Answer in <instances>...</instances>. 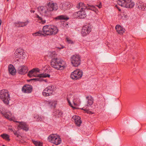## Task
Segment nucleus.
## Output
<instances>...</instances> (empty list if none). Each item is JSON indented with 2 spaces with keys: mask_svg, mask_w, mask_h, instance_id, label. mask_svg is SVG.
I'll use <instances>...</instances> for the list:
<instances>
[{
  "mask_svg": "<svg viewBox=\"0 0 146 146\" xmlns=\"http://www.w3.org/2000/svg\"><path fill=\"white\" fill-rule=\"evenodd\" d=\"M58 9L57 4L52 2L47 3L46 6H40L37 7L38 11L40 13H44V16L46 17H50L52 15L51 11H56Z\"/></svg>",
  "mask_w": 146,
  "mask_h": 146,
  "instance_id": "f257e3e1",
  "label": "nucleus"
},
{
  "mask_svg": "<svg viewBox=\"0 0 146 146\" xmlns=\"http://www.w3.org/2000/svg\"><path fill=\"white\" fill-rule=\"evenodd\" d=\"M58 30L57 27L52 25H47L44 26L42 29V32L39 31L33 34V36H40L39 35H43V33L47 35H54L58 33Z\"/></svg>",
  "mask_w": 146,
  "mask_h": 146,
  "instance_id": "f03ea898",
  "label": "nucleus"
},
{
  "mask_svg": "<svg viewBox=\"0 0 146 146\" xmlns=\"http://www.w3.org/2000/svg\"><path fill=\"white\" fill-rule=\"evenodd\" d=\"M40 71L39 69L38 68H34L31 70L29 71L28 74V76L30 77H32L33 76L37 77V78L32 79L30 80H35V81H38L40 82L44 81L46 82L45 80H44L42 78H46L47 77H49L50 75L46 74H41L38 75L36 74Z\"/></svg>",
  "mask_w": 146,
  "mask_h": 146,
  "instance_id": "7ed1b4c3",
  "label": "nucleus"
},
{
  "mask_svg": "<svg viewBox=\"0 0 146 146\" xmlns=\"http://www.w3.org/2000/svg\"><path fill=\"white\" fill-rule=\"evenodd\" d=\"M50 64L51 66L54 68L61 70L65 68L66 62L61 58H56L52 59Z\"/></svg>",
  "mask_w": 146,
  "mask_h": 146,
  "instance_id": "20e7f679",
  "label": "nucleus"
},
{
  "mask_svg": "<svg viewBox=\"0 0 146 146\" xmlns=\"http://www.w3.org/2000/svg\"><path fill=\"white\" fill-rule=\"evenodd\" d=\"M0 98L6 105L9 104L11 101L10 95L8 91L7 90H2L0 91Z\"/></svg>",
  "mask_w": 146,
  "mask_h": 146,
  "instance_id": "39448f33",
  "label": "nucleus"
},
{
  "mask_svg": "<svg viewBox=\"0 0 146 146\" xmlns=\"http://www.w3.org/2000/svg\"><path fill=\"white\" fill-rule=\"evenodd\" d=\"M48 139L49 141L56 145L60 144L62 141L60 136L56 134L50 135L48 137Z\"/></svg>",
  "mask_w": 146,
  "mask_h": 146,
  "instance_id": "423d86ee",
  "label": "nucleus"
},
{
  "mask_svg": "<svg viewBox=\"0 0 146 146\" xmlns=\"http://www.w3.org/2000/svg\"><path fill=\"white\" fill-rule=\"evenodd\" d=\"M117 3L119 5L127 8H132L135 5L134 3L131 0H119Z\"/></svg>",
  "mask_w": 146,
  "mask_h": 146,
  "instance_id": "0eeeda50",
  "label": "nucleus"
},
{
  "mask_svg": "<svg viewBox=\"0 0 146 146\" xmlns=\"http://www.w3.org/2000/svg\"><path fill=\"white\" fill-rule=\"evenodd\" d=\"M71 61L72 64L74 67L80 65L81 61L80 57L77 55H73L71 57Z\"/></svg>",
  "mask_w": 146,
  "mask_h": 146,
  "instance_id": "6e6552de",
  "label": "nucleus"
},
{
  "mask_svg": "<svg viewBox=\"0 0 146 146\" xmlns=\"http://www.w3.org/2000/svg\"><path fill=\"white\" fill-rule=\"evenodd\" d=\"M54 89V86H48L43 91V95L44 96H48L53 94Z\"/></svg>",
  "mask_w": 146,
  "mask_h": 146,
  "instance_id": "1a4fd4ad",
  "label": "nucleus"
},
{
  "mask_svg": "<svg viewBox=\"0 0 146 146\" xmlns=\"http://www.w3.org/2000/svg\"><path fill=\"white\" fill-rule=\"evenodd\" d=\"M82 71L77 70L72 72L70 75V78L73 80H76L80 78L82 76Z\"/></svg>",
  "mask_w": 146,
  "mask_h": 146,
  "instance_id": "9d476101",
  "label": "nucleus"
},
{
  "mask_svg": "<svg viewBox=\"0 0 146 146\" xmlns=\"http://www.w3.org/2000/svg\"><path fill=\"white\" fill-rule=\"evenodd\" d=\"M76 7L78 9L82 10H83L86 9L88 10H93L95 8L93 5H89L87 4L86 6H85L84 3L82 2L79 3L77 5Z\"/></svg>",
  "mask_w": 146,
  "mask_h": 146,
  "instance_id": "9b49d317",
  "label": "nucleus"
},
{
  "mask_svg": "<svg viewBox=\"0 0 146 146\" xmlns=\"http://www.w3.org/2000/svg\"><path fill=\"white\" fill-rule=\"evenodd\" d=\"M73 16L76 18L84 19L86 17V12L84 10H82L74 13Z\"/></svg>",
  "mask_w": 146,
  "mask_h": 146,
  "instance_id": "f8f14e48",
  "label": "nucleus"
},
{
  "mask_svg": "<svg viewBox=\"0 0 146 146\" xmlns=\"http://www.w3.org/2000/svg\"><path fill=\"white\" fill-rule=\"evenodd\" d=\"M91 31V27L89 25H86L82 27L81 33L82 36H84L88 34Z\"/></svg>",
  "mask_w": 146,
  "mask_h": 146,
  "instance_id": "ddd939ff",
  "label": "nucleus"
},
{
  "mask_svg": "<svg viewBox=\"0 0 146 146\" xmlns=\"http://www.w3.org/2000/svg\"><path fill=\"white\" fill-rule=\"evenodd\" d=\"M32 86L31 85H26L23 87L22 90L24 93H30L32 91Z\"/></svg>",
  "mask_w": 146,
  "mask_h": 146,
  "instance_id": "4468645a",
  "label": "nucleus"
},
{
  "mask_svg": "<svg viewBox=\"0 0 146 146\" xmlns=\"http://www.w3.org/2000/svg\"><path fill=\"white\" fill-rule=\"evenodd\" d=\"M28 71L27 68L25 66L19 67L18 70V73L21 74H24Z\"/></svg>",
  "mask_w": 146,
  "mask_h": 146,
  "instance_id": "2eb2a0df",
  "label": "nucleus"
},
{
  "mask_svg": "<svg viewBox=\"0 0 146 146\" xmlns=\"http://www.w3.org/2000/svg\"><path fill=\"white\" fill-rule=\"evenodd\" d=\"M29 23L28 20L27 21L25 22H22L20 21H18L14 23L15 27H23L26 26Z\"/></svg>",
  "mask_w": 146,
  "mask_h": 146,
  "instance_id": "dca6fc26",
  "label": "nucleus"
},
{
  "mask_svg": "<svg viewBox=\"0 0 146 146\" xmlns=\"http://www.w3.org/2000/svg\"><path fill=\"white\" fill-rule=\"evenodd\" d=\"M86 98L87 100V104L85 105V107L91 106L94 103V99L91 96H86Z\"/></svg>",
  "mask_w": 146,
  "mask_h": 146,
  "instance_id": "f3484780",
  "label": "nucleus"
},
{
  "mask_svg": "<svg viewBox=\"0 0 146 146\" xmlns=\"http://www.w3.org/2000/svg\"><path fill=\"white\" fill-rule=\"evenodd\" d=\"M72 119L74 120L75 124L78 126H80L82 123L80 117L78 116L74 115L72 117Z\"/></svg>",
  "mask_w": 146,
  "mask_h": 146,
  "instance_id": "a211bd4d",
  "label": "nucleus"
},
{
  "mask_svg": "<svg viewBox=\"0 0 146 146\" xmlns=\"http://www.w3.org/2000/svg\"><path fill=\"white\" fill-rule=\"evenodd\" d=\"M136 5L137 7H138L139 9H141L143 11L146 10V4L143 2H137L136 3Z\"/></svg>",
  "mask_w": 146,
  "mask_h": 146,
  "instance_id": "6ab92c4d",
  "label": "nucleus"
},
{
  "mask_svg": "<svg viewBox=\"0 0 146 146\" xmlns=\"http://www.w3.org/2000/svg\"><path fill=\"white\" fill-rule=\"evenodd\" d=\"M115 28L117 32L119 34H122L125 32V29L120 25H117Z\"/></svg>",
  "mask_w": 146,
  "mask_h": 146,
  "instance_id": "aec40b11",
  "label": "nucleus"
},
{
  "mask_svg": "<svg viewBox=\"0 0 146 146\" xmlns=\"http://www.w3.org/2000/svg\"><path fill=\"white\" fill-rule=\"evenodd\" d=\"M35 119H36V120L37 121H43L44 122H45V121H46V119H47L46 117H44L43 116L39 115H36L35 117Z\"/></svg>",
  "mask_w": 146,
  "mask_h": 146,
  "instance_id": "412c9836",
  "label": "nucleus"
},
{
  "mask_svg": "<svg viewBox=\"0 0 146 146\" xmlns=\"http://www.w3.org/2000/svg\"><path fill=\"white\" fill-rule=\"evenodd\" d=\"M15 55L17 56V57H19L20 55H24L23 50L21 48H18L17 49L15 53Z\"/></svg>",
  "mask_w": 146,
  "mask_h": 146,
  "instance_id": "4be33fe9",
  "label": "nucleus"
},
{
  "mask_svg": "<svg viewBox=\"0 0 146 146\" xmlns=\"http://www.w3.org/2000/svg\"><path fill=\"white\" fill-rule=\"evenodd\" d=\"M8 70L9 73L12 75H14L15 73L16 70L13 66L11 64L8 66Z\"/></svg>",
  "mask_w": 146,
  "mask_h": 146,
  "instance_id": "5701e85b",
  "label": "nucleus"
},
{
  "mask_svg": "<svg viewBox=\"0 0 146 146\" xmlns=\"http://www.w3.org/2000/svg\"><path fill=\"white\" fill-rule=\"evenodd\" d=\"M61 9L64 11L66 10L69 9V6L68 3L67 2L61 3L60 6Z\"/></svg>",
  "mask_w": 146,
  "mask_h": 146,
  "instance_id": "b1692460",
  "label": "nucleus"
},
{
  "mask_svg": "<svg viewBox=\"0 0 146 146\" xmlns=\"http://www.w3.org/2000/svg\"><path fill=\"white\" fill-rule=\"evenodd\" d=\"M55 19L59 20H64L67 21L69 19V18L66 15H60L55 18Z\"/></svg>",
  "mask_w": 146,
  "mask_h": 146,
  "instance_id": "393cba45",
  "label": "nucleus"
},
{
  "mask_svg": "<svg viewBox=\"0 0 146 146\" xmlns=\"http://www.w3.org/2000/svg\"><path fill=\"white\" fill-rule=\"evenodd\" d=\"M19 127L26 131H27L29 129L28 126L25 123L23 122L20 123L19 125Z\"/></svg>",
  "mask_w": 146,
  "mask_h": 146,
  "instance_id": "a878e982",
  "label": "nucleus"
},
{
  "mask_svg": "<svg viewBox=\"0 0 146 146\" xmlns=\"http://www.w3.org/2000/svg\"><path fill=\"white\" fill-rule=\"evenodd\" d=\"M13 133L14 135L19 139H22V137L21 135V134L18 131H13Z\"/></svg>",
  "mask_w": 146,
  "mask_h": 146,
  "instance_id": "bb28decb",
  "label": "nucleus"
},
{
  "mask_svg": "<svg viewBox=\"0 0 146 146\" xmlns=\"http://www.w3.org/2000/svg\"><path fill=\"white\" fill-rule=\"evenodd\" d=\"M32 143L35 145V146H42V143L39 141L32 140Z\"/></svg>",
  "mask_w": 146,
  "mask_h": 146,
  "instance_id": "cd10ccee",
  "label": "nucleus"
},
{
  "mask_svg": "<svg viewBox=\"0 0 146 146\" xmlns=\"http://www.w3.org/2000/svg\"><path fill=\"white\" fill-rule=\"evenodd\" d=\"M1 136L3 139L8 141H9L10 140L9 139V136L6 134L4 133L2 134L1 135Z\"/></svg>",
  "mask_w": 146,
  "mask_h": 146,
  "instance_id": "c85d7f7f",
  "label": "nucleus"
},
{
  "mask_svg": "<svg viewBox=\"0 0 146 146\" xmlns=\"http://www.w3.org/2000/svg\"><path fill=\"white\" fill-rule=\"evenodd\" d=\"M36 17L41 21L40 22L42 24H44L46 22V20L43 19L42 17H40L38 15H36Z\"/></svg>",
  "mask_w": 146,
  "mask_h": 146,
  "instance_id": "c756f323",
  "label": "nucleus"
},
{
  "mask_svg": "<svg viewBox=\"0 0 146 146\" xmlns=\"http://www.w3.org/2000/svg\"><path fill=\"white\" fill-rule=\"evenodd\" d=\"M11 112H9L8 113L6 112L5 114L4 115V116L6 118L8 119H11Z\"/></svg>",
  "mask_w": 146,
  "mask_h": 146,
  "instance_id": "7c9ffc66",
  "label": "nucleus"
},
{
  "mask_svg": "<svg viewBox=\"0 0 146 146\" xmlns=\"http://www.w3.org/2000/svg\"><path fill=\"white\" fill-rule=\"evenodd\" d=\"M66 40L68 44H73L74 43V42L71 40V39L68 37L66 38Z\"/></svg>",
  "mask_w": 146,
  "mask_h": 146,
  "instance_id": "2f4dec72",
  "label": "nucleus"
},
{
  "mask_svg": "<svg viewBox=\"0 0 146 146\" xmlns=\"http://www.w3.org/2000/svg\"><path fill=\"white\" fill-rule=\"evenodd\" d=\"M105 106L104 104H103V103H101L99 105L97 106V108L98 109V110H100L101 109H103L104 108V107Z\"/></svg>",
  "mask_w": 146,
  "mask_h": 146,
  "instance_id": "473e14b6",
  "label": "nucleus"
},
{
  "mask_svg": "<svg viewBox=\"0 0 146 146\" xmlns=\"http://www.w3.org/2000/svg\"><path fill=\"white\" fill-rule=\"evenodd\" d=\"M57 112L58 113V117H61L62 114V112L60 111L59 110L57 111Z\"/></svg>",
  "mask_w": 146,
  "mask_h": 146,
  "instance_id": "72a5a7b5",
  "label": "nucleus"
},
{
  "mask_svg": "<svg viewBox=\"0 0 146 146\" xmlns=\"http://www.w3.org/2000/svg\"><path fill=\"white\" fill-rule=\"evenodd\" d=\"M4 110H2V112H1V113L3 115L5 114V113L7 112L6 111V110H5V109L4 108Z\"/></svg>",
  "mask_w": 146,
  "mask_h": 146,
  "instance_id": "f704fd0d",
  "label": "nucleus"
},
{
  "mask_svg": "<svg viewBox=\"0 0 146 146\" xmlns=\"http://www.w3.org/2000/svg\"><path fill=\"white\" fill-rule=\"evenodd\" d=\"M64 47L62 45H60V46H57L56 48L58 49H61L62 48H63Z\"/></svg>",
  "mask_w": 146,
  "mask_h": 146,
  "instance_id": "c9c22d12",
  "label": "nucleus"
},
{
  "mask_svg": "<svg viewBox=\"0 0 146 146\" xmlns=\"http://www.w3.org/2000/svg\"><path fill=\"white\" fill-rule=\"evenodd\" d=\"M68 102L69 103V105L71 106L73 108H74L72 106V104H71V102H70V101L68 100Z\"/></svg>",
  "mask_w": 146,
  "mask_h": 146,
  "instance_id": "e433bc0d",
  "label": "nucleus"
},
{
  "mask_svg": "<svg viewBox=\"0 0 146 146\" xmlns=\"http://www.w3.org/2000/svg\"><path fill=\"white\" fill-rule=\"evenodd\" d=\"M4 108H3L2 106L0 107V112H2V110H4Z\"/></svg>",
  "mask_w": 146,
  "mask_h": 146,
  "instance_id": "4c0bfd02",
  "label": "nucleus"
},
{
  "mask_svg": "<svg viewBox=\"0 0 146 146\" xmlns=\"http://www.w3.org/2000/svg\"><path fill=\"white\" fill-rule=\"evenodd\" d=\"M84 108H83L82 109V110H84L85 111H87L88 110V108H87V107H86L84 109Z\"/></svg>",
  "mask_w": 146,
  "mask_h": 146,
  "instance_id": "58836bf2",
  "label": "nucleus"
},
{
  "mask_svg": "<svg viewBox=\"0 0 146 146\" xmlns=\"http://www.w3.org/2000/svg\"><path fill=\"white\" fill-rule=\"evenodd\" d=\"M76 101L75 100V99H74L73 100L74 104V105L75 106H77V104L76 103Z\"/></svg>",
  "mask_w": 146,
  "mask_h": 146,
  "instance_id": "ea45409f",
  "label": "nucleus"
},
{
  "mask_svg": "<svg viewBox=\"0 0 146 146\" xmlns=\"http://www.w3.org/2000/svg\"><path fill=\"white\" fill-rule=\"evenodd\" d=\"M96 6L98 7L99 8H100L101 7L102 5H101V3H100V4L99 5H96Z\"/></svg>",
  "mask_w": 146,
  "mask_h": 146,
  "instance_id": "a19ab883",
  "label": "nucleus"
},
{
  "mask_svg": "<svg viewBox=\"0 0 146 146\" xmlns=\"http://www.w3.org/2000/svg\"><path fill=\"white\" fill-rule=\"evenodd\" d=\"M30 11L31 13H34V12H35V11L34 10H31Z\"/></svg>",
  "mask_w": 146,
  "mask_h": 146,
  "instance_id": "79ce46f5",
  "label": "nucleus"
},
{
  "mask_svg": "<svg viewBox=\"0 0 146 146\" xmlns=\"http://www.w3.org/2000/svg\"><path fill=\"white\" fill-rule=\"evenodd\" d=\"M7 1H8L9 0H7Z\"/></svg>",
  "mask_w": 146,
  "mask_h": 146,
  "instance_id": "37998d69",
  "label": "nucleus"
}]
</instances>
